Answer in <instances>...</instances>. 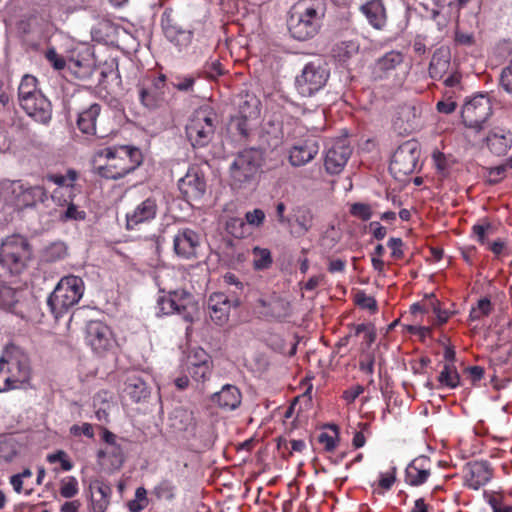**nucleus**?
<instances>
[{
  "label": "nucleus",
  "instance_id": "obj_14",
  "mask_svg": "<svg viewBox=\"0 0 512 512\" xmlns=\"http://www.w3.org/2000/svg\"><path fill=\"white\" fill-rule=\"evenodd\" d=\"M195 308L193 296L184 290L171 291L157 300L158 315L180 314L189 319L190 310Z\"/></svg>",
  "mask_w": 512,
  "mask_h": 512
},
{
  "label": "nucleus",
  "instance_id": "obj_15",
  "mask_svg": "<svg viewBox=\"0 0 512 512\" xmlns=\"http://www.w3.org/2000/svg\"><path fill=\"white\" fill-rule=\"evenodd\" d=\"M158 210L159 204L155 195L151 194L140 200L126 213V229L134 230L141 224L152 222Z\"/></svg>",
  "mask_w": 512,
  "mask_h": 512
},
{
  "label": "nucleus",
  "instance_id": "obj_58",
  "mask_svg": "<svg viewBox=\"0 0 512 512\" xmlns=\"http://www.w3.org/2000/svg\"><path fill=\"white\" fill-rule=\"evenodd\" d=\"M396 481V467H392L390 472L381 473L379 478V486L384 490H389Z\"/></svg>",
  "mask_w": 512,
  "mask_h": 512
},
{
  "label": "nucleus",
  "instance_id": "obj_55",
  "mask_svg": "<svg viewBox=\"0 0 512 512\" xmlns=\"http://www.w3.org/2000/svg\"><path fill=\"white\" fill-rule=\"evenodd\" d=\"M501 85L507 93L512 95V57L509 64L502 70Z\"/></svg>",
  "mask_w": 512,
  "mask_h": 512
},
{
  "label": "nucleus",
  "instance_id": "obj_16",
  "mask_svg": "<svg viewBox=\"0 0 512 512\" xmlns=\"http://www.w3.org/2000/svg\"><path fill=\"white\" fill-rule=\"evenodd\" d=\"M260 101L253 95H246L239 104L238 116L236 117V129L244 136L248 137L253 126L260 118Z\"/></svg>",
  "mask_w": 512,
  "mask_h": 512
},
{
  "label": "nucleus",
  "instance_id": "obj_1",
  "mask_svg": "<svg viewBox=\"0 0 512 512\" xmlns=\"http://www.w3.org/2000/svg\"><path fill=\"white\" fill-rule=\"evenodd\" d=\"M102 160L105 163L96 166L97 173L106 179L117 180L142 163V153L140 149L128 145L106 147L97 151L94 157L96 164Z\"/></svg>",
  "mask_w": 512,
  "mask_h": 512
},
{
  "label": "nucleus",
  "instance_id": "obj_3",
  "mask_svg": "<svg viewBox=\"0 0 512 512\" xmlns=\"http://www.w3.org/2000/svg\"><path fill=\"white\" fill-rule=\"evenodd\" d=\"M301 8V11L291 15L289 31L293 38L306 41L318 33L326 8L321 0L305 2Z\"/></svg>",
  "mask_w": 512,
  "mask_h": 512
},
{
  "label": "nucleus",
  "instance_id": "obj_52",
  "mask_svg": "<svg viewBox=\"0 0 512 512\" xmlns=\"http://www.w3.org/2000/svg\"><path fill=\"white\" fill-rule=\"evenodd\" d=\"M355 302L361 308L368 309L370 311H375L377 309L376 300L364 292H358L356 294Z\"/></svg>",
  "mask_w": 512,
  "mask_h": 512
},
{
  "label": "nucleus",
  "instance_id": "obj_4",
  "mask_svg": "<svg viewBox=\"0 0 512 512\" xmlns=\"http://www.w3.org/2000/svg\"><path fill=\"white\" fill-rule=\"evenodd\" d=\"M263 161L264 154L261 149L248 148L239 152L230 164V185L234 189H242L251 186L255 182Z\"/></svg>",
  "mask_w": 512,
  "mask_h": 512
},
{
  "label": "nucleus",
  "instance_id": "obj_45",
  "mask_svg": "<svg viewBox=\"0 0 512 512\" xmlns=\"http://www.w3.org/2000/svg\"><path fill=\"white\" fill-rule=\"evenodd\" d=\"M186 370L195 381H204L210 374V363L185 364Z\"/></svg>",
  "mask_w": 512,
  "mask_h": 512
},
{
  "label": "nucleus",
  "instance_id": "obj_23",
  "mask_svg": "<svg viewBox=\"0 0 512 512\" xmlns=\"http://www.w3.org/2000/svg\"><path fill=\"white\" fill-rule=\"evenodd\" d=\"M421 107L415 104H405L399 108L394 119V126L401 132L409 133L419 126Z\"/></svg>",
  "mask_w": 512,
  "mask_h": 512
},
{
  "label": "nucleus",
  "instance_id": "obj_13",
  "mask_svg": "<svg viewBox=\"0 0 512 512\" xmlns=\"http://www.w3.org/2000/svg\"><path fill=\"white\" fill-rule=\"evenodd\" d=\"M214 134L212 116L205 110L196 111L186 126V135L191 144L196 147L206 146Z\"/></svg>",
  "mask_w": 512,
  "mask_h": 512
},
{
  "label": "nucleus",
  "instance_id": "obj_19",
  "mask_svg": "<svg viewBox=\"0 0 512 512\" xmlns=\"http://www.w3.org/2000/svg\"><path fill=\"white\" fill-rule=\"evenodd\" d=\"M314 226V213L305 206L298 205L291 209L287 228L294 237L305 236Z\"/></svg>",
  "mask_w": 512,
  "mask_h": 512
},
{
  "label": "nucleus",
  "instance_id": "obj_11",
  "mask_svg": "<svg viewBox=\"0 0 512 512\" xmlns=\"http://www.w3.org/2000/svg\"><path fill=\"white\" fill-rule=\"evenodd\" d=\"M492 114V105L487 95L480 94L467 101L461 111L466 127L480 131Z\"/></svg>",
  "mask_w": 512,
  "mask_h": 512
},
{
  "label": "nucleus",
  "instance_id": "obj_31",
  "mask_svg": "<svg viewBox=\"0 0 512 512\" xmlns=\"http://www.w3.org/2000/svg\"><path fill=\"white\" fill-rule=\"evenodd\" d=\"M101 107L94 103L88 108L82 110L77 118L78 129L86 135H96V123L100 115Z\"/></svg>",
  "mask_w": 512,
  "mask_h": 512
},
{
  "label": "nucleus",
  "instance_id": "obj_24",
  "mask_svg": "<svg viewBox=\"0 0 512 512\" xmlns=\"http://www.w3.org/2000/svg\"><path fill=\"white\" fill-rule=\"evenodd\" d=\"M351 155V149L343 141L333 145L326 153L325 168L331 174L342 171Z\"/></svg>",
  "mask_w": 512,
  "mask_h": 512
},
{
  "label": "nucleus",
  "instance_id": "obj_25",
  "mask_svg": "<svg viewBox=\"0 0 512 512\" xmlns=\"http://www.w3.org/2000/svg\"><path fill=\"white\" fill-rule=\"evenodd\" d=\"M207 306L210 318L217 325H223L228 321L231 301L224 293L217 292L211 294Z\"/></svg>",
  "mask_w": 512,
  "mask_h": 512
},
{
  "label": "nucleus",
  "instance_id": "obj_50",
  "mask_svg": "<svg viewBox=\"0 0 512 512\" xmlns=\"http://www.w3.org/2000/svg\"><path fill=\"white\" fill-rule=\"evenodd\" d=\"M350 213L363 221L369 220L372 216L371 207L364 203L353 204Z\"/></svg>",
  "mask_w": 512,
  "mask_h": 512
},
{
  "label": "nucleus",
  "instance_id": "obj_47",
  "mask_svg": "<svg viewBox=\"0 0 512 512\" xmlns=\"http://www.w3.org/2000/svg\"><path fill=\"white\" fill-rule=\"evenodd\" d=\"M17 302L16 292L0 281V307L4 309L11 308Z\"/></svg>",
  "mask_w": 512,
  "mask_h": 512
},
{
  "label": "nucleus",
  "instance_id": "obj_33",
  "mask_svg": "<svg viewBox=\"0 0 512 512\" xmlns=\"http://www.w3.org/2000/svg\"><path fill=\"white\" fill-rule=\"evenodd\" d=\"M493 477V471L487 462H475L470 468L469 486L479 489L486 485Z\"/></svg>",
  "mask_w": 512,
  "mask_h": 512
},
{
  "label": "nucleus",
  "instance_id": "obj_34",
  "mask_svg": "<svg viewBox=\"0 0 512 512\" xmlns=\"http://www.w3.org/2000/svg\"><path fill=\"white\" fill-rule=\"evenodd\" d=\"M258 303L266 310L263 312L266 315H269L274 318H283L289 315L290 313V303L283 298L274 296L269 300L264 298H260Z\"/></svg>",
  "mask_w": 512,
  "mask_h": 512
},
{
  "label": "nucleus",
  "instance_id": "obj_35",
  "mask_svg": "<svg viewBox=\"0 0 512 512\" xmlns=\"http://www.w3.org/2000/svg\"><path fill=\"white\" fill-rule=\"evenodd\" d=\"M112 396L107 391L98 392L93 398L96 418L100 422L107 423L109 421V412L111 409Z\"/></svg>",
  "mask_w": 512,
  "mask_h": 512
},
{
  "label": "nucleus",
  "instance_id": "obj_38",
  "mask_svg": "<svg viewBox=\"0 0 512 512\" xmlns=\"http://www.w3.org/2000/svg\"><path fill=\"white\" fill-rule=\"evenodd\" d=\"M36 93H42L37 86V79L32 75H24L18 87V102L30 100L36 97Z\"/></svg>",
  "mask_w": 512,
  "mask_h": 512
},
{
  "label": "nucleus",
  "instance_id": "obj_61",
  "mask_svg": "<svg viewBox=\"0 0 512 512\" xmlns=\"http://www.w3.org/2000/svg\"><path fill=\"white\" fill-rule=\"evenodd\" d=\"M85 212L79 210L72 202H69L68 207L63 215L65 220H83L85 219Z\"/></svg>",
  "mask_w": 512,
  "mask_h": 512
},
{
  "label": "nucleus",
  "instance_id": "obj_46",
  "mask_svg": "<svg viewBox=\"0 0 512 512\" xmlns=\"http://www.w3.org/2000/svg\"><path fill=\"white\" fill-rule=\"evenodd\" d=\"M79 492L78 481L74 476H69L61 480L60 494L62 497L70 499Z\"/></svg>",
  "mask_w": 512,
  "mask_h": 512
},
{
  "label": "nucleus",
  "instance_id": "obj_21",
  "mask_svg": "<svg viewBox=\"0 0 512 512\" xmlns=\"http://www.w3.org/2000/svg\"><path fill=\"white\" fill-rule=\"evenodd\" d=\"M28 116L35 121L46 124L52 117V106L43 93H36V97L19 103Z\"/></svg>",
  "mask_w": 512,
  "mask_h": 512
},
{
  "label": "nucleus",
  "instance_id": "obj_42",
  "mask_svg": "<svg viewBox=\"0 0 512 512\" xmlns=\"http://www.w3.org/2000/svg\"><path fill=\"white\" fill-rule=\"evenodd\" d=\"M152 494L159 500L171 501L175 498L176 486L171 480L164 479L154 487Z\"/></svg>",
  "mask_w": 512,
  "mask_h": 512
},
{
  "label": "nucleus",
  "instance_id": "obj_20",
  "mask_svg": "<svg viewBox=\"0 0 512 512\" xmlns=\"http://www.w3.org/2000/svg\"><path fill=\"white\" fill-rule=\"evenodd\" d=\"M319 152L318 142L305 139L294 143L288 151V160L293 167H301L312 161Z\"/></svg>",
  "mask_w": 512,
  "mask_h": 512
},
{
  "label": "nucleus",
  "instance_id": "obj_40",
  "mask_svg": "<svg viewBox=\"0 0 512 512\" xmlns=\"http://www.w3.org/2000/svg\"><path fill=\"white\" fill-rule=\"evenodd\" d=\"M253 254V268L257 271L269 269L273 263L272 255L269 249L254 247Z\"/></svg>",
  "mask_w": 512,
  "mask_h": 512
},
{
  "label": "nucleus",
  "instance_id": "obj_5",
  "mask_svg": "<svg viewBox=\"0 0 512 512\" xmlns=\"http://www.w3.org/2000/svg\"><path fill=\"white\" fill-rule=\"evenodd\" d=\"M47 198V191L42 186H31L21 181L0 182V201L18 210L34 207Z\"/></svg>",
  "mask_w": 512,
  "mask_h": 512
},
{
  "label": "nucleus",
  "instance_id": "obj_54",
  "mask_svg": "<svg viewBox=\"0 0 512 512\" xmlns=\"http://www.w3.org/2000/svg\"><path fill=\"white\" fill-rule=\"evenodd\" d=\"M245 219L249 225L259 227L265 220V213L262 209L256 208L252 211L246 212Z\"/></svg>",
  "mask_w": 512,
  "mask_h": 512
},
{
  "label": "nucleus",
  "instance_id": "obj_63",
  "mask_svg": "<svg viewBox=\"0 0 512 512\" xmlns=\"http://www.w3.org/2000/svg\"><path fill=\"white\" fill-rule=\"evenodd\" d=\"M70 432L75 435V436H79L81 434H84L86 437L88 438H93L94 437V431H93V427L91 424L89 423H84L83 425L81 426H78V425H73L71 428H70Z\"/></svg>",
  "mask_w": 512,
  "mask_h": 512
},
{
  "label": "nucleus",
  "instance_id": "obj_43",
  "mask_svg": "<svg viewBox=\"0 0 512 512\" xmlns=\"http://www.w3.org/2000/svg\"><path fill=\"white\" fill-rule=\"evenodd\" d=\"M358 337L362 339V345L365 344V347L368 348L375 341L376 333L369 325L359 324L355 326L354 331L347 336V339Z\"/></svg>",
  "mask_w": 512,
  "mask_h": 512
},
{
  "label": "nucleus",
  "instance_id": "obj_18",
  "mask_svg": "<svg viewBox=\"0 0 512 512\" xmlns=\"http://www.w3.org/2000/svg\"><path fill=\"white\" fill-rule=\"evenodd\" d=\"M173 248L178 257L194 259L200 248V236L192 229H181L174 236Z\"/></svg>",
  "mask_w": 512,
  "mask_h": 512
},
{
  "label": "nucleus",
  "instance_id": "obj_7",
  "mask_svg": "<svg viewBox=\"0 0 512 512\" xmlns=\"http://www.w3.org/2000/svg\"><path fill=\"white\" fill-rule=\"evenodd\" d=\"M30 246L20 235L6 237L0 246V263L12 273H19L30 258Z\"/></svg>",
  "mask_w": 512,
  "mask_h": 512
},
{
  "label": "nucleus",
  "instance_id": "obj_10",
  "mask_svg": "<svg viewBox=\"0 0 512 512\" xmlns=\"http://www.w3.org/2000/svg\"><path fill=\"white\" fill-rule=\"evenodd\" d=\"M419 156L420 150L417 142H404L393 154L389 167L390 172L396 178L412 174L417 168Z\"/></svg>",
  "mask_w": 512,
  "mask_h": 512
},
{
  "label": "nucleus",
  "instance_id": "obj_62",
  "mask_svg": "<svg viewBox=\"0 0 512 512\" xmlns=\"http://www.w3.org/2000/svg\"><path fill=\"white\" fill-rule=\"evenodd\" d=\"M387 245L391 249L392 257L399 259L403 256V242L401 238H390Z\"/></svg>",
  "mask_w": 512,
  "mask_h": 512
},
{
  "label": "nucleus",
  "instance_id": "obj_41",
  "mask_svg": "<svg viewBox=\"0 0 512 512\" xmlns=\"http://www.w3.org/2000/svg\"><path fill=\"white\" fill-rule=\"evenodd\" d=\"M438 382L441 386H445L450 389H454L459 385L460 377L452 364L444 365L443 370L438 376Z\"/></svg>",
  "mask_w": 512,
  "mask_h": 512
},
{
  "label": "nucleus",
  "instance_id": "obj_57",
  "mask_svg": "<svg viewBox=\"0 0 512 512\" xmlns=\"http://www.w3.org/2000/svg\"><path fill=\"white\" fill-rule=\"evenodd\" d=\"M488 504L492 512H512V505L507 504L502 497H491Z\"/></svg>",
  "mask_w": 512,
  "mask_h": 512
},
{
  "label": "nucleus",
  "instance_id": "obj_28",
  "mask_svg": "<svg viewBox=\"0 0 512 512\" xmlns=\"http://www.w3.org/2000/svg\"><path fill=\"white\" fill-rule=\"evenodd\" d=\"M486 142L493 154L503 156L512 146V134L509 130L496 128L489 132Z\"/></svg>",
  "mask_w": 512,
  "mask_h": 512
},
{
  "label": "nucleus",
  "instance_id": "obj_8",
  "mask_svg": "<svg viewBox=\"0 0 512 512\" xmlns=\"http://www.w3.org/2000/svg\"><path fill=\"white\" fill-rule=\"evenodd\" d=\"M329 78V70L325 63L316 60L307 63L300 75L296 77L295 85L304 97H310L321 90Z\"/></svg>",
  "mask_w": 512,
  "mask_h": 512
},
{
  "label": "nucleus",
  "instance_id": "obj_49",
  "mask_svg": "<svg viewBox=\"0 0 512 512\" xmlns=\"http://www.w3.org/2000/svg\"><path fill=\"white\" fill-rule=\"evenodd\" d=\"M77 178L74 170H69L66 175H50L48 179L60 187H71Z\"/></svg>",
  "mask_w": 512,
  "mask_h": 512
},
{
  "label": "nucleus",
  "instance_id": "obj_27",
  "mask_svg": "<svg viewBox=\"0 0 512 512\" xmlns=\"http://www.w3.org/2000/svg\"><path fill=\"white\" fill-rule=\"evenodd\" d=\"M429 476V460L425 457L414 459L405 470V481L411 486L423 484Z\"/></svg>",
  "mask_w": 512,
  "mask_h": 512
},
{
  "label": "nucleus",
  "instance_id": "obj_48",
  "mask_svg": "<svg viewBox=\"0 0 512 512\" xmlns=\"http://www.w3.org/2000/svg\"><path fill=\"white\" fill-rule=\"evenodd\" d=\"M191 421V414L186 410H176L171 417V426L176 430H186Z\"/></svg>",
  "mask_w": 512,
  "mask_h": 512
},
{
  "label": "nucleus",
  "instance_id": "obj_26",
  "mask_svg": "<svg viewBox=\"0 0 512 512\" xmlns=\"http://www.w3.org/2000/svg\"><path fill=\"white\" fill-rule=\"evenodd\" d=\"M368 23L377 30H382L387 23V11L382 0H369L360 7Z\"/></svg>",
  "mask_w": 512,
  "mask_h": 512
},
{
  "label": "nucleus",
  "instance_id": "obj_56",
  "mask_svg": "<svg viewBox=\"0 0 512 512\" xmlns=\"http://www.w3.org/2000/svg\"><path fill=\"white\" fill-rule=\"evenodd\" d=\"M210 363L208 354L202 348L194 349L187 357L186 364Z\"/></svg>",
  "mask_w": 512,
  "mask_h": 512
},
{
  "label": "nucleus",
  "instance_id": "obj_51",
  "mask_svg": "<svg viewBox=\"0 0 512 512\" xmlns=\"http://www.w3.org/2000/svg\"><path fill=\"white\" fill-rule=\"evenodd\" d=\"M47 460L50 463L60 462L61 468L64 471H70L73 468V464L67 459V455L64 451L59 450L56 453L47 455Z\"/></svg>",
  "mask_w": 512,
  "mask_h": 512
},
{
  "label": "nucleus",
  "instance_id": "obj_53",
  "mask_svg": "<svg viewBox=\"0 0 512 512\" xmlns=\"http://www.w3.org/2000/svg\"><path fill=\"white\" fill-rule=\"evenodd\" d=\"M195 77L193 75H187L183 77H176V81L172 83L173 87L179 91L188 92L193 89L195 83Z\"/></svg>",
  "mask_w": 512,
  "mask_h": 512
},
{
  "label": "nucleus",
  "instance_id": "obj_17",
  "mask_svg": "<svg viewBox=\"0 0 512 512\" xmlns=\"http://www.w3.org/2000/svg\"><path fill=\"white\" fill-rule=\"evenodd\" d=\"M179 190L188 201L200 200L206 191V182L201 170L190 167L178 182Z\"/></svg>",
  "mask_w": 512,
  "mask_h": 512
},
{
  "label": "nucleus",
  "instance_id": "obj_44",
  "mask_svg": "<svg viewBox=\"0 0 512 512\" xmlns=\"http://www.w3.org/2000/svg\"><path fill=\"white\" fill-rule=\"evenodd\" d=\"M492 311V304L488 298H482L478 301L477 305L473 307L469 314L471 321L480 320L488 316Z\"/></svg>",
  "mask_w": 512,
  "mask_h": 512
},
{
  "label": "nucleus",
  "instance_id": "obj_37",
  "mask_svg": "<svg viewBox=\"0 0 512 512\" xmlns=\"http://www.w3.org/2000/svg\"><path fill=\"white\" fill-rule=\"evenodd\" d=\"M403 61V55L398 51H390L385 55L380 57L375 63V72L379 73L381 77L382 74H386L391 70H394L398 65H400Z\"/></svg>",
  "mask_w": 512,
  "mask_h": 512
},
{
  "label": "nucleus",
  "instance_id": "obj_29",
  "mask_svg": "<svg viewBox=\"0 0 512 512\" xmlns=\"http://www.w3.org/2000/svg\"><path fill=\"white\" fill-rule=\"evenodd\" d=\"M213 402L224 410H234L238 408L242 401L240 390L231 384H226L219 392H216L212 397Z\"/></svg>",
  "mask_w": 512,
  "mask_h": 512
},
{
  "label": "nucleus",
  "instance_id": "obj_32",
  "mask_svg": "<svg viewBox=\"0 0 512 512\" xmlns=\"http://www.w3.org/2000/svg\"><path fill=\"white\" fill-rule=\"evenodd\" d=\"M450 51L447 48L441 47L437 49L431 59L429 66V74L433 79L442 78L450 68Z\"/></svg>",
  "mask_w": 512,
  "mask_h": 512
},
{
  "label": "nucleus",
  "instance_id": "obj_30",
  "mask_svg": "<svg viewBox=\"0 0 512 512\" xmlns=\"http://www.w3.org/2000/svg\"><path fill=\"white\" fill-rule=\"evenodd\" d=\"M161 25L167 39L176 45H185L190 42L191 33L179 28L171 18V12L165 11L161 17Z\"/></svg>",
  "mask_w": 512,
  "mask_h": 512
},
{
  "label": "nucleus",
  "instance_id": "obj_64",
  "mask_svg": "<svg viewBox=\"0 0 512 512\" xmlns=\"http://www.w3.org/2000/svg\"><path fill=\"white\" fill-rule=\"evenodd\" d=\"M360 370L372 376L374 372V357L371 354H365L359 363Z\"/></svg>",
  "mask_w": 512,
  "mask_h": 512
},
{
  "label": "nucleus",
  "instance_id": "obj_59",
  "mask_svg": "<svg viewBox=\"0 0 512 512\" xmlns=\"http://www.w3.org/2000/svg\"><path fill=\"white\" fill-rule=\"evenodd\" d=\"M46 59L56 70H62L66 65L64 58L54 49H49L46 52Z\"/></svg>",
  "mask_w": 512,
  "mask_h": 512
},
{
  "label": "nucleus",
  "instance_id": "obj_6",
  "mask_svg": "<svg viewBox=\"0 0 512 512\" xmlns=\"http://www.w3.org/2000/svg\"><path fill=\"white\" fill-rule=\"evenodd\" d=\"M84 293L83 280L75 275L63 277L48 298L47 304L55 318L76 305Z\"/></svg>",
  "mask_w": 512,
  "mask_h": 512
},
{
  "label": "nucleus",
  "instance_id": "obj_39",
  "mask_svg": "<svg viewBox=\"0 0 512 512\" xmlns=\"http://www.w3.org/2000/svg\"><path fill=\"white\" fill-rule=\"evenodd\" d=\"M359 44L356 41L348 40L336 44L332 49V55L339 62H346L358 53Z\"/></svg>",
  "mask_w": 512,
  "mask_h": 512
},
{
  "label": "nucleus",
  "instance_id": "obj_22",
  "mask_svg": "<svg viewBox=\"0 0 512 512\" xmlns=\"http://www.w3.org/2000/svg\"><path fill=\"white\" fill-rule=\"evenodd\" d=\"M91 507L93 512H105L110 504L111 487L102 479L89 481Z\"/></svg>",
  "mask_w": 512,
  "mask_h": 512
},
{
  "label": "nucleus",
  "instance_id": "obj_9",
  "mask_svg": "<svg viewBox=\"0 0 512 512\" xmlns=\"http://www.w3.org/2000/svg\"><path fill=\"white\" fill-rule=\"evenodd\" d=\"M85 342L99 356H105L117 345L112 329L100 320H91L87 323Z\"/></svg>",
  "mask_w": 512,
  "mask_h": 512
},
{
  "label": "nucleus",
  "instance_id": "obj_12",
  "mask_svg": "<svg viewBox=\"0 0 512 512\" xmlns=\"http://www.w3.org/2000/svg\"><path fill=\"white\" fill-rule=\"evenodd\" d=\"M168 87L166 76L148 77L139 85V99L143 106L150 110L162 107L167 101Z\"/></svg>",
  "mask_w": 512,
  "mask_h": 512
},
{
  "label": "nucleus",
  "instance_id": "obj_36",
  "mask_svg": "<svg viewBox=\"0 0 512 512\" xmlns=\"http://www.w3.org/2000/svg\"><path fill=\"white\" fill-rule=\"evenodd\" d=\"M125 392L134 402H139L150 394L147 384L141 378L135 376L128 378Z\"/></svg>",
  "mask_w": 512,
  "mask_h": 512
},
{
  "label": "nucleus",
  "instance_id": "obj_2",
  "mask_svg": "<svg viewBox=\"0 0 512 512\" xmlns=\"http://www.w3.org/2000/svg\"><path fill=\"white\" fill-rule=\"evenodd\" d=\"M32 368L28 355L15 345L7 346L0 357V393L29 385Z\"/></svg>",
  "mask_w": 512,
  "mask_h": 512
},
{
  "label": "nucleus",
  "instance_id": "obj_60",
  "mask_svg": "<svg viewBox=\"0 0 512 512\" xmlns=\"http://www.w3.org/2000/svg\"><path fill=\"white\" fill-rule=\"evenodd\" d=\"M67 249L63 243H54L47 249L49 260L61 259L66 255Z\"/></svg>",
  "mask_w": 512,
  "mask_h": 512
}]
</instances>
